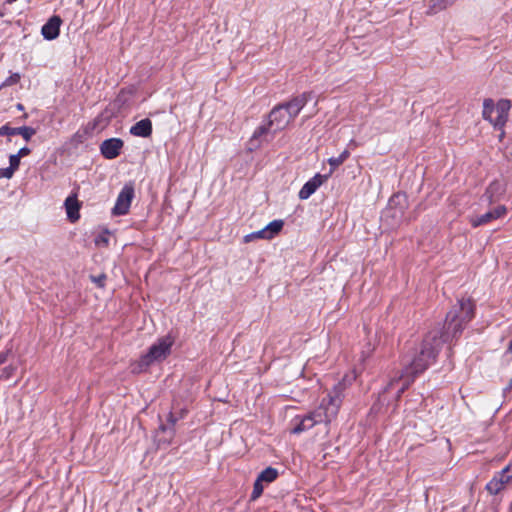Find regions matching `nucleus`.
<instances>
[{
	"instance_id": "obj_1",
	"label": "nucleus",
	"mask_w": 512,
	"mask_h": 512,
	"mask_svg": "<svg viewBox=\"0 0 512 512\" xmlns=\"http://www.w3.org/2000/svg\"><path fill=\"white\" fill-rule=\"evenodd\" d=\"M474 310L475 304L471 299H459L447 313L443 327H435L425 335L420 351L404 367L400 377L393 379L387 385L386 390L401 382L402 386L397 392V396L400 397L415 377L424 372L436 360L442 345L462 333L466 324L473 319Z\"/></svg>"
},
{
	"instance_id": "obj_2",
	"label": "nucleus",
	"mask_w": 512,
	"mask_h": 512,
	"mask_svg": "<svg viewBox=\"0 0 512 512\" xmlns=\"http://www.w3.org/2000/svg\"><path fill=\"white\" fill-rule=\"evenodd\" d=\"M345 385L337 383L329 392L327 397L323 398L318 408L303 417H295V426L291 430L293 434H300L313 428L320 423L329 424L336 418L344 398Z\"/></svg>"
},
{
	"instance_id": "obj_3",
	"label": "nucleus",
	"mask_w": 512,
	"mask_h": 512,
	"mask_svg": "<svg viewBox=\"0 0 512 512\" xmlns=\"http://www.w3.org/2000/svg\"><path fill=\"white\" fill-rule=\"evenodd\" d=\"M510 108L511 103L507 99L499 100L496 105L490 98L485 99L483 102L482 116L485 120L489 121L495 129L501 131L499 135L500 141L505 135L503 127L508 120Z\"/></svg>"
},
{
	"instance_id": "obj_4",
	"label": "nucleus",
	"mask_w": 512,
	"mask_h": 512,
	"mask_svg": "<svg viewBox=\"0 0 512 512\" xmlns=\"http://www.w3.org/2000/svg\"><path fill=\"white\" fill-rule=\"evenodd\" d=\"M173 343L174 339L170 335L159 338L149 348L148 352L140 358L136 367L133 368V372H142L154 362L164 360L170 354Z\"/></svg>"
},
{
	"instance_id": "obj_5",
	"label": "nucleus",
	"mask_w": 512,
	"mask_h": 512,
	"mask_svg": "<svg viewBox=\"0 0 512 512\" xmlns=\"http://www.w3.org/2000/svg\"><path fill=\"white\" fill-rule=\"evenodd\" d=\"M291 115L282 104L275 106L268 116V126L273 128V133L285 129L292 121Z\"/></svg>"
},
{
	"instance_id": "obj_6",
	"label": "nucleus",
	"mask_w": 512,
	"mask_h": 512,
	"mask_svg": "<svg viewBox=\"0 0 512 512\" xmlns=\"http://www.w3.org/2000/svg\"><path fill=\"white\" fill-rule=\"evenodd\" d=\"M134 198V187L126 184L120 191L115 206L112 209L114 215H125L128 213L131 202Z\"/></svg>"
},
{
	"instance_id": "obj_7",
	"label": "nucleus",
	"mask_w": 512,
	"mask_h": 512,
	"mask_svg": "<svg viewBox=\"0 0 512 512\" xmlns=\"http://www.w3.org/2000/svg\"><path fill=\"white\" fill-rule=\"evenodd\" d=\"M506 214H507L506 206L499 205L482 215L471 216L469 219V222L472 227L477 228L479 226L489 224L494 220L502 218Z\"/></svg>"
},
{
	"instance_id": "obj_8",
	"label": "nucleus",
	"mask_w": 512,
	"mask_h": 512,
	"mask_svg": "<svg viewBox=\"0 0 512 512\" xmlns=\"http://www.w3.org/2000/svg\"><path fill=\"white\" fill-rule=\"evenodd\" d=\"M124 142L120 138L104 140L100 145V152L108 160L115 159L120 155Z\"/></svg>"
},
{
	"instance_id": "obj_9",
	"label": "nucleus",
	"mask_w": 512,
	"mask_h": 512,
	"mask_svg": "<svg viewBox=\"0 0 512 512\" xmlns=\"http://www.w3.org/2000/svg\"><path fill=\"white\" fill-rule=\"evenodd\" d=\"M328 178L329 175L315 174L302 186L298 194L299 198L301 200L308 199Z\"/></svg>"
},
{
	"instance_id": "obj_10",
	"label": "nucleus",
	"mask_w": 512,
	"mask_h": 512,
	"mask_svg": "<svg viewBox=\"0 0 512 512\" xmlns=\"http://www.w3.org/2000/svg\"><path fill=\"white\" fill-rule=\"evenodd\" d=\"M311 97V92H304L294 97L289 102L283 103L282 105L286 109V111L289 112L291 118L294 119L300 113L302 108L307 104V102L311 99Z\"/></svg>"
},
{
	"instance_id": "obj_11",
	"label": "nucleus",
	"mask_w": 512,
	"mask_h": 512,
	"mask_svg": "<svg viewBox=\"0 0 512 512\" xmlns=\"http://www.w3.org/2000/svg\"><path fill=\"white\" fill-rule=\"evenodd\" d=\"M508 469H502L497 472L494 477L487 483L486 490L491 495H497L505 489L506 485L510 482L509 476H507Z\"/></svg>"
},
{
	"instance_id": "obj_12",
	"label": "nucleus",
	"mask_w": 512,
	"mask_h": 512,
	"mask_svg": "<svg viewBox=\"0 0 512 512\" xmlns=\"http://www.w3.org/2000/svg\"><path fill=\"white\" fill-rule=\"evenodd\" d=\"M62 19L54 15L42 26L41 33L46 40H54L58 37Z\"/></svg>"
},
{
	"instance_id": "obj_13",
	"label": "nucleus",
	"mask_w": 512,
	"mask_h": 512,
	"mask_svg": "<svg viewBox=\"0 0 512 512\" xmlns=\"http://www.w3.org/2000/svg\"><path fill=\"white\" fill-rule=\"evenodd\" d=\"M35 133V129L28 126L14 128L6 124L0 127V136L21 135L26 141H29Z\"/></svg>"
},
{
	"instance_id": "obj_14",
	"label": "nucleus",
	"mask_w": 512,
	"mask_h": 512,
	"mask_svg": "<svg viewBox=\"0 0 512 512\" xmlns=\"http://www.w3.org/2000/svg\"><path fill=\"white\" fill-rule=\"evenodd\" d=\"M133 136L147 138L152 134V122L149 118L142 119L130 128Z\"/></svg>"
},
{
	"instance_id": "obj_15",
	"label": "nucleus",
	"mask_w": 512,
	"mask_h": 512,
	"mask_svg": "<svg viewBox=\"0 0 512 512\" xmlns=\"http://www.w3.org/2000/svg\"><path fill=\"white\" fill-rule=\"evenodd\" d=\"M65 208L67 212V217L71 222H75L80 218L79 210H80V203L77 200V195L72 194L68 196L65 200Z\"/></svg>"
},
{
	"instance_id": "obj_16",
	"label": "nucleus",
	"mask_w": 512,
	"mask_h": 512,
	"mask_svg": "<svg viewBox=\"0 0 512 512\" xmlns=\"http://www.w3.org/2000/svg\"><path fill=\"white\" fill-rule=\"evenodd\" d=\"M503 192L504 187L502 183L499 181H493L484 192L482 200L492 204L503 194Z\"/></svg>"
},
{
	"instance_id": "obj_17",
	"label": "nucleus",
	"mask_w": 512,
	"mask_h": 512,
	"mask_svg": "<svg viewBox=\"0 0 512 512\" xmlns=\"http://www.w3.org/2000/svg\"><path fill=\"white\" fill-rule=\"evenodd\" d=\"M272 131L273 128L268 126V122L266 124L260 125L253 133L252 137L249 140V149L254 150L260 146V138L266 135L268 132Z\"/></svg>"
},
{
	"instance_id": "obj_18",
	"label": "nucleus",
	"mask_w": 512,
	"mask_h": 512,
	"mask_svg": "<svg viewBox=\"0 0 512 512\" xmlns=\"http://www.w3.org/2000/svg\"><path fill=\"white\" fill-rule=\"evenodd\" d=\"M178 421V418L174 416V414L172 412L169 413L168 415V422L171 424V427H167L165 425H161L160 426V430L167 434V437H165L164 439H159V442H164L165 444H169L170 441L172 440V438L174 437L175 435V430H174V425L175 423Z\"/></svg>"
},
{
	"instance_id": "obj_19",
	"label": "nucleus",
	"mask_w": 512,
	"mask_h": 512,
	"mask_svg": "<svg viewBox=\"0 0 512 512\" xmlns=\"http://www.w3.org/2000/svg\"><path fill=\"white\" fill-rule=\"evenodd\" d=\"M456 0H430L428 14H436L448 6L452 5Z\"/></svg>"
},
{
	"instance_id": "obj_20",
	"label": "nucleus",
	"mask_w": 512,
	"mask_h": 512,
	"mask_svg": "<svg viewBox=\"0 0 512 512\" xmlns=\"http://www.w3.org/2000/svg\"><path fill=\"white\" fill-rule=\"evenodd\" d=\"M278 475H279V473L276 468L267 467L262 472H260V474L257 476V478H259V480H261L262 482L269 484V483L275 481L277 479Z\"/></svg>"
},
{
	"instance_id": "obj_21",
	"label": "nucleus",
	"mask_w": 512,
	"mask_h": 512,
	"mask_svg": "<svg viewBox=\"0 0 512 512\" xmlns=\"http://www.w3.org/2000/svg\"><path fill=\"white\" fill-rule=\"evenodd\" d=\"M350 153L348 150H344L338 157H331L328 160L329 165L331 166L329 176L333 173V171L342 165L346 159L349 157Z\"/></svg>"
},
{
	"instance_id": "obj_22",
	"label": "nucleus",
	"mask_w": 512,
	"mask_h": 512,
	"mask_svg": "<svg viewBox=\"0 0 512 512\" xmlns=\"http://www.w3.org/2000/svg\"><path fill=\"white\" fill-rule=\"evenodd\" d=\"M283 225H284L283 220H274V221L270 222L265 227L268 239H272L275 235H277L282 230Z\"/></svg>"
},
{
	"instance_id": "obj_23",
	"label": "nucleus",
	"mask_w": 512,
	"mask_h": 512,
	"mask_svg": "<svg viewBox=\"0 0 512 512\" xmlns=\"http://www.w3.org/2000/svg\"><path fill=\"white\" fill-rule=\"evenodd\" d=\"M263 483L264 482L259 480V478H256V480L254 482V485H253V491H252L251 496H250V500L251 501H255L256 499H258L262 495L263 490H264Z\"/></svg>"
},
{
	"instance_id": "obj_24",
	"label": "nucleus",
	"mask_w": 512,
	"mask_h": 512,
	"mask_svg": "<svg viewBox=\"0 0 512 512\" xmlns=\"http://www.w3.org/2000/svg\"><path fill=\"white\" fill-rule=\"evenodd\" d=\"M254 239H268L267 232H266L265 228L246 235L244 237V242L248 243V242L253 241Z\"/></svg>"
},
{
	"instance_id": "obj_25",
	"label": "nucleus",
	"mask_w": 512,
	"mask_h": 512,
	"mask_svg": "<svg viewBox=\"0 0 512 512\" xmlns=\"http://www.w3.org/2000/svg\"><path fill=\"white\" fill-rule=\"evenodd\" d=\"M16 369V366L12 364L4 367L0 373V380H8L11 378L15 374Z\"/></svg>"
},
{
	"instance_id": "obj_26",
	"label": "nucleus",
	"mask_w": 512,
	"mask_h": 512,
	"mask_svg": "<svg viewBox=\"0 0 512 512\" xmlns=\"http://www.w3.org/2000/svg\"><path fill=\"white\" fill-rule=\"evenodd\" d=\"M20 81V74L14 73L10 75L2 84V86H11L17 84Z\"/></svg>"
},
{
	"instance_id": "obj_27",
	"label": "nucleus",
	"mask_w": 512,
	"mask_h": 512,
	"mask_svg": "<svg viewBox=\"0 0 512 512\" xmlns=\"http://www.w3.org/2000/svg\"><path fill=\"white\" fill-rule=\"evenodd\" d=\"M402 201H405L404 195L396 194V195L392 196L389 200V211L393 209V205H395V204L400 205Z\"/></svg>"
},
{
	"instance_id": "obj_28",
	"label": "nucleus",
	"mask_w": 512,
	"mask_h": 512,
	"mask_svg": "<svg viewBox=\"0 0 512 512\" xmlns=\"http://www.w3.org/2000/svg\"><path fill=\"white\" fill-rule=\"evenodd\" d=\"M20 157L17 154H12L9 157V167H11L14 171L19 168L20 165Z\"/></svg>"
},
{
	"instance_id": "obj_29",
	"label": "nucleus",
	"mask_w": 512,
	"mask_h": 512,
	"mask_svg": "<svg viewBox=\"0 0 512 512\" xmlns=\"http://www.w3.org/2000/svg\"><path fill=\"white\" fill-rule=\"evenodd\" d=\"M14 172L15 171L11 167L1 168L0 178L10 179L13 176Z\"/></svg>"
},
{
	"instance_id": "obj_30",
	"label": "nucleus",
	"mask_w": 512,
	"mask_h": 512,
	"mask_svg": "<svg viewBox=\"0 0 512 512\" xmlns=\"http://www.w3.org/2000/svg\"><path fill=\"white\" fill-rule=\"evenodd\" d=\"M92 282L96 283L99 287H104V284H105V280H106V275L105 274H101L99 276H91L90 277Z\"/></svg>"
},
{
	"instance_id": "obj_31",
	"label": "nucleus",
	"mask_w": 512,
	"mask_h": 512,
	"mask_svg": "<svg viewBox=\"0 0 512 512\" xmlns=\"http://www.w3.org/2000/svg\"><path fill=\"white\" fill-rule=\"evenodd\" d=\"M30 153H31L30 148H28V147H22V148L18 151L17 155H18V157L22 158V157H25V156L29 155Z\"/></svg>"
},
{
	"instance_id": "obj_32",
	"label": "nucleus",
	"mask_w": 512,
	"mask_h": 512,
	"mask_svg": "<svg viewBox=\"0 0 512 512\" xmlns=\"http://www.w3.org/2000/svg\"><path fill=\"white\" fill-rule=\"evenodd\" d=\"M9 355V351L0 352V365L4 364L7 361Z\"/></svg>"
},
{
	"instance_id": "obj_33",
	"label": "nucleus",
	"mask_w": 512,
	"mask_h": 512,
	"mask_svg": "<svg viewBox=\"0 0 512 512\" xmlns=\"http://www.w3.org/2000/svg\"><path fill=\"white\" fill-rule=\"evenodd\" d=\"M504 469H508L507 476H509V481L512 480V463L507 465Z\"/></svg>"
},
{
	"instance_id": "obj_34",
	"label": "nucleus",
	"mask_w": 512,
	"mask_h": 512,
	"mask_svg": "<svg viewBox=\"0 0 512 512\" xmlns=\"http://www.w3.org/2000/svg\"><path fill=\"white\" fill-rule=\"evenodd\" d=\"M16 107H17L18 110H21V111L24 110V106L21 103H18L16 105Z\"/></svg>"
},
{
	"instance_id": "obj_35",
	"label": "nucleus",
	"mask_w": 512,
	"mask_h": 512,
	"mask_svg": "<svg viewBox=\"0 0 512 512\" xmlns=\"http://www.w3.org/2000/svg\"><path fill=\"white\" fill-rule=\"evenodd\" d=\"M508 351H509L510 353H512V340H511V341H510V343H509Z\"/></svg>"
},
{
	"instance_id": "obj_36",
	"label": "nucleus",
	"mask_w": 512,
	"mask_h": 512,
	"mask_svg": "<svg viewBox=\"0 0 512 512\" xmlns=\"http://www.w3.org/2000/svg\"><path fill=\"white\" fill-rule=\"evenodd\" d=\"M506 389L507 390H511L512 389V379L510 380V382H509V384H508Z\"/></svg>"
},
{
	"instance_id": "obj_37",
	"label": "nucleus",
	"mask_w": 512,
	"mask_h": 512,
	"mask_svg": "<svg viewBox=\"0 0 512 512\" xmlns=\"http://www.w3.org/2000/svg\"><path fill=\"white\" fill-rule=\"evenodd\" d=\"M16 1H17V0H6V1H5V3H6V4H12V3L16 2Z\"/></svg>"
},
{
	"instance_id": "obj_38",
	"label": "nucleus",
	"mask_w": 512,
	"mask_h": 512,
	"mask_svg": "<svg viewBox=\"0 0 512 512\" xmlns=\"http://www.w3.org/2000/svg\"><path fill=\"white\" fill-rule=\"evenodd\" d=\"M184 413H185V411H184V410H182L181 415H180V418H183Z\"/></svg>"
}]
</instances>
